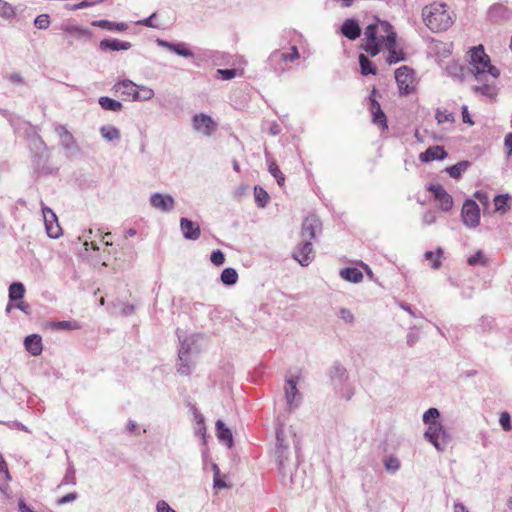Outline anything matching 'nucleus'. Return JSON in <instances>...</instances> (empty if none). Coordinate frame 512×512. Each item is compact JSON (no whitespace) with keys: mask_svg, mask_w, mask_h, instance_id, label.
I'll list each match as a JSON object with an SVG mask.
<instances>
[{"mask_svg":"<svg viewBox=\"0 0 512 512\" xmlns=\"http://www.w3.org/2000/svg\"><path fill=\"white\" fill-rule=\"evenodd\" d=\"M275 455L278 463V471L284 484H290L292 488L297 487L294 472L297 471L298 462L292 457L288 436L284 431V424L276 429V450Z\"/></svg>","mask_w":512,"mask_h":512,"instance_id":"f257e3e1","label":"nucleus"},{"mask_svg":"<svg viewBox=\"0 0 512 512\" xmlns=\"http://www.w3.org/2000/svg\"><path fill=\"white\" fill-rule=\"evenodd\" d=\"M422 18L425 25L432 32L446 31L454 23V15L448 11L444 3H432L422 9Z\"/></svg>","mask_w":512,"mask_h":512,"instance_id":"f03ea898","label":"nucleus"},{"mask_svg":"<svg viewBox=\"0 0 512 512\" xmlns=\"http://www.w3.org/2000/svg\"><path fill=\"white\" fill-rule=\"evenodd\" d=\"M470 59L471 71L477 81H481L486 75H490L494 80L499 76V70L491 65L490 58L484 52L482 45L471 49Z\"/></svg>","mask_w":512,"mask_h":512,"instance_id":"7ed1b4c3","label":"nucleus"},{"mask_svg":"<svg viewBox=\"0 0 512 512\" xmlns=\"http://www.w3.org/2000/svg\"><path fill=\"white\" fill-rule=\"evenodd\" d=\"M424 438L439 452H444L452 441L448 430L439 423H431L424 432Z\"/></svg>","mask_w":512,"mask_h":512,"instance_id":"20e7f679","label":"nucleus"},{"mask_svg":"<svg viewBox=\"0 0 512 512\" xmlns=\"http://www.w3.org/2000/svg\"><path fill=\"white\" fill-rule=\"evenodd\" d=\"M392 25L387 21L377 20L365 28L364 36L367 42L385 41L386 36L394 33Z\"/></svg>","mask_w":512,"mask_h":512,"instance_id":"39448f33","label":"nucleus"},{"mask_svg":"<svg viewBox=\"0 0 512 512\" xmlns=\"http://www.w3.org/2000/svg\"><path fill=\"white\" fill-rule=\"evenodd\" d=\"M194 343L192 338H186L181 341V346L178 352L179 364L177 371L181 375H189L192 370L193 360L191 357V345Z\"/></svg>","mask_w":512,"mask_h":512,"instance_id":"423d86ee","label":"nucleus"},{"mask_svg":"<svg viewBox=\"0 0 512 512\" xmlns=\"http://www.w3.org/2000/svg\"><path fill=\"white\" fill-rule=\"evenodd\" d=\"M298 377H291L286 380L284 386V395L286 400V410L290 413L299 407L302 395L297 388Z\"/></svg>","mask_w":512,"mask_h":512,"instance_id":"0eeeda50","label":"nucleus"},{"mask_svg":"<svg viewBox=\"0 0 512 512\" xmlns=\"http://www.w3.org/2000/svg\"><path fill=\"white\" fill-rule=\"evenodd\" d=\"M192 127L195 132L210 137L217 130V123L211 116L199 113L192 117Z\"/></svg>","mask_w":512,"mask_h":512,"instance_id":"6e6552de","label":"nucleus"},{"mask_svg":"<svg viewBox=\"0 0 512 512\" xmlns=\"http://www.w3.org/2000/svg\"><path fill=\"white\" fill-rule=\"evenodd\" d=\"M461 215L464 225L469 228H475L480 223V209L472 199H467L464 202Z\"/></svg>","mask_w":512,"mask_h":512,"instance_id":"1a4fd4ad","label":"nucleus"},{"mask_svg":"<svg viewBox=\"0 0 512 512\" xmlns=\"http://www.w3.org/2000/svg\"><path fill=\"white\" fill-rule=\"evenodd\" d=\"M42 213L45 223V228L47 235L51 238H58L61 235V227L58 224V219L56 214L49 207L43 206Z\"/></svg>","mask_w":512,"mask_h":512,"instance_id":"9d476101","label":"nucleus"},{"mask_svg":"<svg viewBox=\"0 0 512 512\" xmlns=\"http://www.w3.org/2000/svg\"><path fill=\"white\" fill-rule=\"evenodd\" d=\"M377 90L373 88L371 91V95L369 97L370 99V112L372 114V121L374 124L378 125L382 129H387V118L383 110L381 109V106L379 102L376 100V94Z\"/></svg>","mask_w":512,"mask_h":512,"instance_id":"9b49d317","label":"nucleus"},{"mask_svg":"<svg viewBox=\"0 0 512 512\" xmlns=\"http://www.w3.org/2000/svg\"><path fill=\"white\" fill-rule=\"evenodd\" d=\"M293 258L299 262L301 266H308L314 258L312 241L303 240L293 253Z\"/></svg>","mask_w":512,"mask_h":512,"instance_id":"f8f14e48","label":"nucleus"},{"mask_svg":"<svg viewBox=\"0 0 512 512\" xmlns=\"http://www.w3.org/2000/svg\"><path fill=\"white\" fill-rule=\"evenodd\" d=\"M299 52H298V49L296 46H293L291 48V52L290 53H284V52H281L280 50H275L273 51L270 56H269V63L271 66H273L275 68V70H281L283 71L284 68L283 67H277V65H280L282 62H289V61H294L296 59L299 58Z\"/></svg>","mask_w":512,"mask_h":512,"instance_id":"ddd939ff","label":"nucleus"},{"mask_svg":"<svg viewBox=\"0 0 512 512\" xmlns=\"http://www.w3.org/2000/svg\"><path fill=\"white\" fill-rule=\"evenodd\" d=\"M320 229L321 222L319 218L315 215H310L302 223L301 237L303 240L312 241Z\"/></svg>","mask_w":512,"mask_h":512,"instance_id":"4468645a","label":"nucleus"},{"mask_svg":"<svg viewBox=\"0 0 512 512\" xmlns=\"http://www.w3.org/2000/svg\"><path fill=\"white\" fill-rule=\"evenodd\" d=\"M428 190L433 194L435 199L440 203L443 211H449L453 207V199L440 184H431Z\"/></svg>","mask_w":512,"mask_h":512,"instance_id":"2eb2a0df","label":"nucleus"},{"mask_svg":"<svg viewBox=\"0 0 512 512\" xmlns=\"http://www.w3.org/2000/svg\"><path fill=\"white\" fill-rule=\"evenodd\" d=\"M396 33H390L389 36H386L385 39V47L388 50L387 62L388 64H396L405 59L404 53L402 51L396 50Z\"/></svg>","mask_w":512,"mask_h":512,"instance_id":"dca6fc26","label":"nucleus"},{"mask_svg":"<svg viewBox=\"0 0 512 512\" xmlns=\"http://www.w3.org/2000/svg\"><path fill=\"white\" fill-rule=\"evenodd\" d=\"M395 79L401 91L410 92L413 82V71L407 66H402L395 71Z\"/></svg>","mask_w":512,"mask_h":512,"instance_id":"f3484780","label":"nucleus"},{"mask_svg":"<svg viewBox=\"0 0 512 512\" xmlns=\"http://www.w3.org/2000/svg\"><path fill=\"white\" fill-rule=\"evenodd\" d=\"M56 133L60 138V143L66 151L77 152L79 150L74 136L62 125L55 128Z\"/></svg>","mask_w":512,"mask_h":512,"instance_id":"a211bd4d","label":"nucleus"},{"mask_svg":"<svg viewBox=\"0 0 512 512\" xmlns=\"http://www.w3.org/2000/svg\"><path fill=\"white\" fill-rule=\"evenodd\" d=\"M150 204L158 210L168 212L174 208L175 201L170 195L154 193L150 197Z\"/></svg>","mask_w":512,"mask_h":512,"instance_id":"6ab92c4d","label":"nucleus"},{"mask_svg":"<svg viewBox=\"0 0 512 512\" xmlns=\"http://www.w3.org/2000/svg\"><path fill=\"white\" fill-rule=\"evenodd\" d=\"M180 229L184 238L188 240H197L201 234L199 225L184 217L180 219Z\"/></svg>","mask_w":512,"mask_h":512,"instance_id":"aec40b11","label":"nucleus"},{"mask_svg":"<svg viewBox=\"0 0 512 512\" xmlns=\"http://www.w3.org/2000/svg\"><path fill=\"white\" fill-rule=\"evenodd\" d=\"M156 44L160 47L166 48L182 57H193V52L186 47L184 43H173L163 39H156Z\"/></svg>","mask_w":512,"mask_h":512,"instance_id":"412c9836","label":"nucleus"},{"mask_svg":"<svg viewBox=\"0 0 512 512\" xmlns=\"http://www.w3.org/2000/svg\"><path fill=\"white\" fill-rule=\"evenodd\" d=\"M131 43L126 41H121L119 39H109L105 38L100 41L99 47L103 51H120V50H129L131 48Z\"/></svg>","mask_w":512,"mask_h":512,"instance_id":"4be33fe9","label":"nucleus"},{"mask_svg":"<svg viewBox=\"0 0 512 512\" xmlns=\"http://www.w3.org/2000/svg\"><path fill=\"white\" fill-rule=\"evenodd\" d=\"M137 84L132 82L131 80H123L114 85V89L117 93H120L122 96H126L135 101L136 92H137Z\"/></svg>","mask_w":512,"mask_h":512,"instance_id":"5701e85b","label":"nucleus"},{"mask_svg":"<svg viewBox=\"0 0 512 512\" xmlns=\"http://www.w3.org/2000/svg\"><path fill=\"white\" fill-rule=\"evenodd\" d=\"M446 157L447 152L444 150L442 146L429 147L419 156L422 162H430L432 160H443Z\"/></svg>","mask_w":512,"mask_h":512,"instance_id":"b1692460","label":"nucleus"},{"mask_svg":"<svg viewBox=\"0 0 512 512\" xmlns=\"http://www.w3.org/2000/svg\"><path fill=\"white\" fill-rule=\"evenodd\" d=\"M215 427L216 435L219 441L225 444L228 448H231L233 446V436L231 430L222 420H217Z\"/></svg>","mask_w":512,"mask_h":512,"instance_id":"393cba45","label":"nucleus"},{"mask_svg":"<svg viewBox=\"0 0 512 512\" xmlns=\"http://www.w3.org/2000/svg\"><path fill=\"white\" fill-rule=\"evenodd\" d=\"M24 345L26 350L33 356L40 355L43 350L42 339L37 334L28 335L24 340Z\"/></svg>","mask_w":512,"mask_h":512,"instance_id":"a878e982","label":"nucleus"},{"mask_svg":"<svg viewBox=\"0 0 512 512\" xmlns=\"http://www.w3.org/2000/svg\"><path fill=\"white\" fill-rule=\"evenodd\" d=\"M342 34L350 40L357 39L361 34V29L354 19H347L341 27Z\"/></svg>","mask_w":512,"mask_h":512,"instance_id":"bb28decb","label":"nucleus"},{"mask_svg":"<svg viewBox=\"0 0 512 512\" xmlns=\"http://www.w3.org/2000/svg\"><path fill=\"white\" fill-rule=\"evenodd\" d=\"M508 9L502 4L493 5L488 12L489 19L493 22H499L509 18Z\"/></svg>","mask_w":512,"mask_h":512,"instance_id":"cd10ccee","label":"nucleus"},{"mask_svg":"<svg viewBox=\"0 0 512 512\" xmlns=\"http://www.w3.org/2000/svg\"><path fill=\"white\" fill-rule=\"evenodd\" d=\"M340 276L349 282L359 283L363 280L362 272L355 267H347L340 271Z\"/></svg>","mask_w":512,"mask_h":512,"instance_id":"c85d7f7f","label":"nucleus"},{"mask_svg":"<svg viewBox=\"0 0 512 512\" xmlns=\"http://www.w3.org/2000/svg\"><path fill=\"white\" fill-rule=\"evenodd\" d=\"M98 103L102 109L107 111L118 112L121 111L123 108V105L120 101H117L107 96L100 97Z\"/></svg>","mask_w":512,"mask_h":512,"instance_id":"c756f323","label":"nucleus"},{"mask_svg":"<svg viewBox=\"0 0 512 512\" xmlns=\"http://www.w3.org/2000/svg\"><path fill=\"white\" fill-rule=\"evenodd\" d=\"M329 377L333 381L343 382L347 379V370L340 363H334L329 370Z\"/></svg>","mask_w":512,"mask_h":512,"instance_id":"7c9ffc66","label":"nucleus"},{"mask_svg":"<svg viewBox=\"0 0 512 512\" xmlns=\"http://www.w3.org/2000/svg\"><path fill=\"white\" fill-rule=\"evenodd\" d=\"M480 82L483 83L481 85H476L474 87V91L492 98L496 94L495 85L493 83H489L487 75Z\"/></svg>","mask_w":512,"mask_h":512,"instance_id":"2f4dec72","label":"nucleus"},{"mask_svg":"<svg viewBox=\"0 0 512 512\" xmlns=\"http://www.w3.org/2000/svg\"><path fill=\"white\" fill-rule=\"evenodd\" d=\"M510 199H511V197L509 194L497 195L493 200L495 210L497 212H500L501 214H505L509 210Z\"/></svg>","mask_w":512,"mask_h":512,"instance_id":"473e14b6","label":"nucleus"},{"mask_svg":"<svg viewBox=\"0 0 512 512\" xmlns=\"http://www.w3.org/2000/svg\"><path fill=\"white\" fill-rule=\"evenodd\" d=\"M93 26L106 28L108 30L125 31L128 26L123 22H110L108 20H98L92 23Z\"/></svg>","mask_w":512,"mask_h":512,"instance_id":"72a5a7b5","label":"nucleus"},{"mask_svg":"<svg viewBox=\"0 0 512 512\" xmlns=\"http://www.w3.org/2000/svg\"><path fill=\"white\" fill-rule=\"evenodd\" d=\"M25 294V287L21 282H14L9 287L10 301L21 300Z\"/></svg>","mask_w":512,"mask_h":512,"instance_id":"f704fd0d","label":"nucleus"},{"mask_svg":"<svg viewBox=\"0 0 512 512\" xmlns=\"http://www.w3.org/2000/svg\"><path fill=\"white\" fill-rule=\"evenodd\" d=\"M101 136L107 141L118 140L120 138V131L115 126L104 125L100 128Z\"/></svg>","mask_w":512,"mask_h":512,"instance_id":"c9c22d12","label":"nucleus"},{"mask_svg":"<svg viewBox=\"0 0 512 512\" xmlns=\"http://www.w3.org/2000/svg\"><path fill=\"white\" fill-rule=\"evenodd\" d=\"M223 284L231 286L234 285L238 280V273L234 268H225L220 276Z\"/></svg>","mask_w":512,"mask_h":512,"instance_id":"e433bc0d","label":"nucleus"},{"mask_svg":"<svg viewBox=\"0 0 512 512\" xmlns=\"http://www.w3.org/2000/svg\"><path fill=\"white\" fill-rule=\"evenodd\" d=\"M468 161H461L446 168L447 173L450 177L457 179L461 176L462 172H464L469 167Z\"/></svg>","mask_w":512,"mask_h":512,"instance_id":"4c0bfd02","label":"nucleus"},{"mask_svg":"<svg viewBox=\"0 0 512 512\" xmlns=\"http://www.w3.org/2000/svg\"><path fill=\"white\" fill-rule=\"evenodd\" d=\"M268 163V171L269 173L276 179L279 186H283L285 183V176L279 169L278 165L275 161H270L267 159Z\"/></svg>","mask_w":512,"mask_h":512,"instance_id":"58836bf2","label":"nucleus"},{"mask_svg":"<svg viewBox=\"0 0 512 512\" xmlns=\"http://www.w3.org/2000/svg\"><path fill=\"white\" fill-rule=\"evenodd\" d=\"M254 197L257 206L261 208H264L267 205L270 198L266 190L260 186L254 187Z\"/></svg>","mask_w":512,"mask_h":512,"instance_id":"ea45409f","label":"nucleus"},{"mask_svg":"<svg viewBox=\"0 0 512 512\" xmlns=\"http://www.w3.org/2000/svg\"><path fill=\"white\" fill-rule=\"evenodd\" d=\"M359 64L361 68V74L366 76L369 74H376V69L373 67L372 62L369 60V58L364 55H359Z\"/></svg>","mask_w":512,"mask_h":512,"instance_id":"a19ab883","label":"nucleus"},{"mask_svg":"<svg viewBox=\"0 0 512 512\" xmlns=\"http://www.w3.org/2000/svg\"><path fill=\"white\" fill-rule=\"evenodd\" d=\"M154 97V90L150 87L138 85L135 101H148Z\"/></svg>","mask_w":512,"mask_h":512,"instance_id":"79ce46f5","label":"nucleus"},{"mask_svg":"<svg viewBox=\"0 0 512 512\" xmlns=\"http://www.w3.org/2000/svg\"><path fill=\"white\" fill-rule=\"evenodd\" d=\"M440 412L437 408H429L422 417L424 424L430 426L431 423H439Z\"/></svg>","mask_w":512,"mask_h":512,"instance_id":"37998d69","label":"nucleus"},{"mask_svg":"<svg viewBox=\"0 0 512 512\" xmlns=\"http://www.w3.org/2000/svg\"><path fill=\"white\" fill-rule=\"evenodd\" d=\"M62 30L74 37L81 38L89 35V31L76 25H64Z\"/></svg>","mask_w":512,"mask_h":512,"instance_id":"c03bdc74","label":"nucleus"},{"mask_svg":"<svg viewBox=\"0 0 512 512\" xmlns=\"http://www.w3.org/2000/svg\"><path fill=\"white\" fill-rule=\"evenodd\" d=\"M75 484H76L75 468L72 463H69L66 473H65L61 483L59 484V487H61L62 485L74 486Z\"/></svg>","mask_w":512,"mask_h":512,"instance_id":"a18cd8bd","label":"nucleus"},{"mask_svg":"<svg viewBox=\"0 0 512 512\" xmlns=\"http://www.w3.org/2000/svg\"><path fill=\"white\" fill-rule=\"evenodd\" d=\"M384 467L390 473H396L400 467V461L397 457L389 456L384 459Z\"/></svg>","mask_w":512,"mask_h":512,"instance_id":"49530a36","label":"nucleus"},{"mask_svg":"<svg viewBox=\"0 0 512 512\" xmlns=\"http://www.w3.org/2000/svg\"><path fill=\"white\" fill-rule=\"evenodd\" d=\"M470 266L480 264L484 267L488 266V260L481 251H477L474 255L470 256L467 260Z\"/></svg>","mask_w":512,"mask_h":512,"instance_id":"de8ad7c7","label":"nucleus"},{"mask_svg":"<svg viewBox=\"0 0 512 512\" xmlns=\"http://www.w3.org/2000/svg\"><path fill=\"white\" fill-rule=\"evenodd\" d=\"M441 254H442V250L438 249L436 254L432 251H427V252H425L424 256H425L426 260L432 261L431 267L433 269H438L441 266V261L439 260Z\"/></svg>","mask_w":512,"mask_h":512,"instance_id":"09e8293b","label":"nucleus"},{"mask_svg":"<svg viewBox=\"0 0 512 512\" xmlns=\"http://www.w3.org/2000/svg\"><path fill=\"white\" fill-rule=\"evenodd\" d=\"M34 25L40 30H45L50 25V18L48 14H40L34 20Z\"/></svg>","mask_w":512,"mask_h":512,"instance_id":"8fccbe9b","label":"nucleus"},{"mask_svg":"<svg viewBox=\"0 0 512 512\" xmlns=\"http://www.w3.org/2000/svg\"><path fill=\"white\" fill-rule=\"evenodd\" d=\"M383 43L385 44V41H374L373 43L367 42L363 46V49L369 54H371V56H376L380 52V46Z\"/></svg>","mask_w":512,"mask_h":512,"instance_id":"3c124183","label":"nucleus"},{"mask_svg":"<svg viewBox=\"0 0 512 512\" xmlns=\"http://www.w3.org/2000/svg\"><path fill=\"white\" fill-rule=\"evenodd\" d=\"M210 260L215 266H221L225 262V255L221 250L217 249L211 253Z\"/></svg>","mask_w":512,"mask_h":512,"instance_id":"603ef678","label":"nucleus"},{"mask_svg":"<svg viewBox=\"0 0 512 512\" xmlns=\"http://www.w3.org/2000/svg\"><path fill=\"white\" fill-rule=\"evenodd\" d=\"M436 119L439 124L445 123V122H453L454 116L452 113H448L447 111H436Z\"/></svg>","mask_w":512,"mask_h":512,"instance_id":"864d4df0","label":"nucleus"},{"mask_svg":"<svg viewBox=\"0 0 512 512\" xmlns=\"http://www.w3.org/2000/svg\"><path fill=\"white\" fill-rule=\"evenodd\" d=\"M100 2H102V0H97V1H93V2L88 1V0H83L80 3L74 4V5H67L66 7L69 10H78V9H84L87 7H91Z\"/></svg>","mask_w":512,"mask_h":512,"instance_id":"5fc2aeb1","label":"nucleus"},{"mask_svg":"<svg viewBox=\"0 0 512 512\" xmlns=\"http://www.w3.org/2000/svg\"><path fill=\"white\" fill-rule=\"evenodd\" d=\"M0 15L5 17H11L14 15L13 7L4 0H0Z\"/></svg>","mask_w":512,"mask_h":512,"instance_id":"6e6d98bb","label":"nucleus"},{"mask_svg":"<svg viewBox=\"0 0 512 512\" xmlns=\"http://www.w3.org/2000/svg\"><path fill=\"white\" fill-rule=\"evenodd\" d=\"M217 74L221 77L222 80H230L236 77L237 70L236 69H218Z\"/></svg>","mask_w":512,"mask_h":512,"instance_id":"4d7b16f0","label":"nucleus"},{"mask_svg":"<svg viewBox=\"0 0 512 512\" xmlns=\"http://www.w3.org/2000/svg\"><path fill=\"white\" fill-rule=\"evenodd\" d=\"M52 327L54 329H62V330H71L77 328L76 323L70 322V321H59V322H53Z\"/></svg>","mask_w":512,"mask_h":512,"instance_id":"13d9d810","label":"nucleus"},{"mask_svg":"<svg viewBox=\"0 0 512 512\" xmlns=\"http://www.w3.org/2000/svg\"><path fill=\"white\" fill-rule=\"evenodd\" d=\"M510 415L509 413L507 412H503L500 416V419H499V422H500V425L502 426L503 430L505 431H510L511 430V423H510Z\"/></svg>","mask_w":512,"mask_h":512,"instance_id":"bf43d9fd","label":"nucleus"},{"mask_svg":"<svg viewBox=\"0 0 512 512\" xmlns=\"http://www.w3.org/2000/svg\"><path fill=\"white\" fill-rule=\"evenodd\" d=\"M0 474L3 475V478L5 481H10L11 480V476H10V473L8 471V467H7V463L5 462L2 454L0 453Z\"/></svg>","mask_w":512,"mask_h":512,"instance_id":"052dcab7","label":"nucleus"},{"mask_svg":"<svg viewBox=\"0 0 512 512\" xmlns=\"http://www.w3.org/2000/svg\"><path fill=\"white\" fill-rule=\"evenodd\" d=\"M156 17V13H152L149 17L136 21L137 25L146 26L149 28H157V25L154 24L153 19Z\"/></svg>","mask_w":512,"mask_h":512,"instance_id":"680f3d73","label":"nucleus"},{"mask_svg":"<svg viewBox=\"0 0 512 512\" xmlns=\"http://www.w3.org/2000/svg\"><path fill=\"white\" fill-rule=\"evenodd\" d=\"M340 318L345 321L346 323H353L354 321V315L352 312L347 308H341L339 311Z\"/></svg>","mask_w":512,"mask_h":512,"instance_id":"e2e57ef3","label":"nucleus"},{"mask_svg":"<svg viewBox=\"0 0 512 512\" xmlns=\"http://www.w3.org/2000/svg\"><path fill=\"white\" fill-rule=\"evenodd\" d=\"M77 498H78V494L76 492H71V493H68L67 495L61 497L60 499H58L57 503L59 505H64V504L75 501Z\"/></svg>","mask_w":512,"mask_h":512,"instance_id":"0e129e2a","label":"nucleus"},{"mask_svg":"<svg viewBox=\"0 0 512 512\" xmlns=\"http://www.w3.org/2000/svg\"><path fill=\"white\" fill-rule=\"evenodd\" d=\"M156 511L157 512H176L173 508L170 507V505L164 501L159 500L156 504Z\"/></svg>","mask_w":512,"mask_h":512,"instance_id":"69168bd1","label":"nucleus"},{"mask_svg":"<svg viewBox=\"0 0 512 512\" xmlns=\"http://www.w3.org/2000/svg\"><path fill=\"white\" fill-rule=\"evenodd\" d=\"M474 196L482 204L486 205L489 202V196L486 192L477 191V192H475Z\"/></svg>","mask_w":512,"mask_h":512,"instance_id":"338daca9","label":"nucleus"},{"mask_svg":"<svg viewBox=\"0 0 512 512\" xmlns=\"http://www.w3.org/2000/svg\"><path fill=\"white\" fill-rule=\"evenodd\" d=\"M504 145L507 149L508 156H512V133L505 136Z\"/></svg>","mask_w":512,"mask_h":512,"instance_id":"774afa93","label":"nucleus"}]
</instances>
